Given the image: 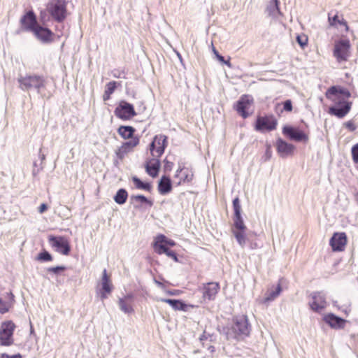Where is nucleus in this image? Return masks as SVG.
I'll use <instances>...</instances> for the list:
<instances>
[{"label": "nucleus", "instance_id": "1", "mask_svg": "<svg viewBox=\"0 0 358 358\" xmlns=\"http://www.w3.org/2000/svg\"><path fill=\"white\" fill-rule=\"evenodd\" d=\"M351 93L344 87L340 86H331L327 92L326 97L334 103V106H331L329 113L338 118L344 117L350 110L352 102L348 101Z\"/></svg>", "mask_w": 358, "mask_h": 358}, {"label": "nucleus", "instance_id": "2", "mask_svg": "<svg viewBox=\"0 0 358 358\" xmlns=\"http://www.w3.org/2000/svg\"><path fill=\"white\" fill-rule=\"evenodd\" d=\"M250 324L246 315H238L233 318V324L230 328H224L223 332L227 340L241 339L250 334Z\"/></svg>", "mask_w": 358, "mask_h": 358}, {"label": "nucleus", "instance_id": "3", "mask_svg": "<svg viewBox=\"0 0 358 358\" xmlns=\"http://www.w3.org/2000/svg\"><path fill=\"white\" fill-rule=\"evenodd\" d=\"M20 88L23 91H29L35 90L38 94L43 97L45 96L43 94L41 90L45 87V80L43 76L32 75L27 76H20L18 78Z\"/></svg>", "mask_w": 358, "mask_h": 358}, {"label": "nucleus", "instance_id": "4", "mask_svg": "<svg viewBox=\"0 0 358 358\" xmlns=\"http://www.w3.org/2000/svg\"><path fill=\"white\" fill-rule=\"evenodd\" d=\"M66 0H51L47 5V10L54 20L63 22L67 16Z\"/></svg>", "mask_w": 358, "mask_h": 358}, {"label": "nucleus", "instance_id": "5", "mask_svg": "<svg viewBox=\"0 0 358 358\" xmlns=\"http://www.w3.org/2000/svg\"><path fill=\"white\" fill-rule=\"evenodd\" d=\"M15 325L12 321L2 323L0 327V344L9 346L13 344V334Z\"/></svg>", "mask_w": 358, "mask_h": 358}, {"label": "nucleus", "instance_id": "6", "mask_svg": "<svg viewBox=\"0 0 358 358\" xmlns=\"http://www.w3.org/2000/svg\"><path fill=\"white\" fill-rule=\"evenodd\" d=\"M167 146V137L164 135H157L150 144V150L153 157H160Z\"/></svg>", "mask_w": 358, "mask_h": 358}, {"label": "nucleus", "instance_id": "7", "mask_svg": "<svg viewBox=\"0 0 358 358\" xmlns=\"http://www.w3.org/2000/svg\"><path fill=\"white\" fill-rule=\"evenodd\" d=\"M115 115L121 120H127L136 115L134 106L121 101L115 109Z\"/></svg>", "mask_w": 358, "mask_h": 358}, {"label": "nucleus", "instance_id": "8", "mask_svg": "<svg viewBox=\"0 0 358 358\" xmlns=\"http://www.w3.org/2000/svg\"><path fill=\"white\" fill-rule=\"evenodd\" d=\"M350 48L349 40H341L335 44L334 56L339 62L347 61L350 57Z\"/></svg>", "mask_w": 358, "mask_h": 358}, {"label": "nucleus", "instance_id": "9", "mask_svg": "<svg viewBox=\"0 0 358 358\" xmlns=\"http://www.w3.org/2000/svg\"><path fill=\"white\" fill-rule=\"evenodd\" d=\"M49 242L51 245L55 248L56 251L64 255H68L71 251V247L68 240L64 236H50Z\"/></svg>", "mask_w": 358, "mask_h": 358}, {"label": "nucleus", "instance_id": "10", "mask_svg": "<svg viewBox=\"0 0 358 358\" xmlns=\"http://www.w3.org/2000/svg\"><path fill=\"white\" fill-rule=\"evenodd\" d=\"M282 134L290 140L296 142H306L308 136L303 131L289 125H285L282 127Z\"/></svg>", "mask_w": 358, "mask_h": 358}, {"label": "nucleus", "instance_id": "11", "mask_svg": "<svg viewBox=\"0 0 358 358\" xmlns=\"http://www.w3.org/2000/svg\"><path fill=\"white\" fill-rule=\"evenodd\" d=\"M277 120L273 117H258L256 120L255 129L259 131H273L277 126Z\"/></svg>", "mask_w": 358, "mask_h": 358}, {"label": "nucleus", "instance_id": "12", "mask_svg": "<svg viewBox=\"0 0 358 358\" xmlns=\"http://www.w3.org/2000/svg\"><path fill=\"white\" fill-rule=\"evenodd\" d=\"M312 301L309 302L311 310L315 312L320 313L323 310L327 305L326 298L322 292H315L311 294Z\"/></svg>", "mask_w": 358, "mask_h": 358}, {"label": "nucleus", "instance_id": "13", "mask_svg": "<svg viewBox=\"0 0 358 358\" xmlns=\"http://www.w3.org/2000/svg\"><path fill=\"white\" fill-rule=\"evenodd\" d=\"M220 289V285L217 282H208L203 284L200 289L202 293V298L204 301H213Z\"/></svg>", "mask_w": 358, "mask_h": 358}, {"label": "nucleus", "instance_id": "14", "mask_svg": "<svg viewBox=\"0 0 358 358\" xmlns=\"http://www.w3.org/2000/svg\"><path fill=\"white\" fill-rule=\"evenodd\" d=\"M20 23L24 30L31 32L38 26L33 10L27 12L20 19Z\"/></svg>", "mask_w": 358, "mask_h": 358}, {"label": "nucleus", "instance_id": "15", "mask_svg": "<svg viewBox=\"0 0 358 358\" xmlns=\"http://www.w3.org/2000/svg\"><path fill=\"white\" fill-rule=\"evenodd\" d=\"M347 243L345 233H334L329 241V244L334 251H343Z\"/></svg>", "mask_w": 358, "mask_h": 358}, {"label": "nucleus", "instance_id": "16", "mask_svg": "<svg viewBox=\"0 0 358 358\" xmlns=\"http://www.w3.org/2000/svg\"><path fill=\"white\" fill-rule=\"evenodd\" d=\"M32 32L43 43H50L53 41L52 36L54 34L46 27L38 25Z\"/></svg>", "mask_w": 358, "mask_h": 358}, {"label": "nucleus", "instance_id": "17", "mask_svg": "<svg viewBox=\"0 0 358 358\" xmlns=\"http://www.w3.org/2000/svg\"><path fill=\"white\" fill-rule=\"evenodd\" d=\"M252 101L250 96L244 95L236 102V110L243 118L249 116L247 110L249 108Z\"/></svg>", "mask_w": 358, "mask_h": 358}, {"label": "nucleus", "instance_id": "18", "mask_svg": "<svg viewBox=\"0 0 358 358\" xmlns=\"http://www.w3.org/2000/svg\"><path fill=\"white\" fill-rule=\"evenodd\" d=\"M295 147L279 138L276 141V149L281 157H286L292 154Z\"/></svg>", "mask_w": 358, "mask_h": 358}, {"label": "nucleus", "instance_id": "19", "mask_svg": "<svg viewBox=\"0 0 358 358\" xmlns=\"http://www.w3.org/2000/svg\"><path fill=\"white\" fill-rule=\"evenodd\" d=\"M324 322L334 329H343L346 320L336 316L333 313H329L324 317Z\"/></svg>", "mask_w": 358, "mask_h": 358}, {"label": "nucleus", "instance_id": "20", "mask_svg": "<svg viewBox=\"0 0 358 358\" xmlns=\"http://www.w3.org/2000/svg\"><path fill=\"white\" fill-rule=\"evenodd\" d=\"M159 157H153L145 164L146 172L152 178H155L159 173L160 168V161Z\"/></svg>", "mask_w": 358, "mask_h": 358}, {"label": "nucleus", "instance_id": "21", "mask_svg": "<svg viewBox=\"0 0 358 358\" xmlns=\"http://www.w3.org/2000/svg\"><path fill=\"white\" fill-rule=\"evenodd\" d=\"M14 301V295L12 292H6L3 294V299L0 298V313H7Z\"/></svg>", "mask_w": 358, "mask_h": 358}, {"label": "nucleus", "instance_id": "22", "mask_svg": "<svg viewBox=\"0 0 358 358\" xmlns=\"http://www.w3.org/2000/svg\"><path fill=\"white\" fill-rule=\"evenodd\" d=\"M172 189V183L169 177L163 176L158 183V191L165 195L169 193Z\"/></svg>", "mask_w": 358, "mask_h": 358}, {"label": "nucleus", "instance_id": "23", "mask_svg": "<svg viewBox=\"0 0 358 358\" xmlns=\"http://www.w3.org/2000/svg\"><path fill=\"white\" fill-rule=\"evenodd\" d=\"M279 5V0H271L266 6V12L268 13L269 16L277 18L279 15H282Z\"/></svg>", "mask_w": 358, "mask_h": 358}, {"label": "nucleus", "instance_id": "24", "mask_svg": "<svg viewBox=\"0 0 358 358\" xmlns=\"http://www.w3.org/2000/svg\"><path fill=\"white\" fill-rule=\"evenodd\" d=\"M176 245L174 241L169 239L163 234L158 235L153 243L154 248H160V245L168 248L169 246L173 247Z\"/></svg>", "mask_w": 358, "mask_h": 358}, {"label": "nucleus", "instance_id": "25", "mask_svg": "<svg viewBox=\"0 0 358 358\" xmlns=\"http://www.w3.org/2000/svg\"><path fill=\"white\" fill-rule=\"evenodd\" d=\"M130 203L134 205V208H138V203H144L150 207L152 206L153 202L148 199L146 196L141 194H131L129 197Z\"/></svg>", "mask_w": 358, "mask_h": 358}, {"label": "nucleus", "instance_id": "26", "mask_svg": "<svg viewBox=\"0 0 358 358\" xmlns=\"http://www.w3.org/2000/svg\"><path fill=\"white\" fill-rule=\"evenodd\" d=\"M158 301L169 304L176 310H187V305L179 299H159Z\"/></svg>", "mask_w": 358, "mask_h": 358}, {"label": "nucleus", "instance_id": "27", "mask_svg": "<svg viewBox=\"0 0 358 358\" xmlns=\"http://www.w3.org/2000/svg\"><path fill=\"white\" fill-rule=\"evenodd\" d=\"M117 132L124 139H131L134 137L135 129L131 126H120Z\"/></svg>", "mask_w": 358, "mask_h": 358}, {"label": "nucleus", "instance_id": "28", "mask_svg": "<svg viewBox=\"0 0 358 358\" xmlns=\"http://www.w3.org/2000/svg\"><path fill=\"white\" fill-rule=\"evenodd\" d=\"M181 176V180L184 182H189L193 178V173L187 168H181L177 170L176 177Z\"/></svg>", "mask_w": 358, "mask_h": 358}, {"label": "nucleus", "instance_id": "29", "mask_svg": "<svg viewBox=\"0 0 358 358\" xmlns=\"http://www.w3.org/2000/svg\"><path fill=\"white\" fill-rule=\"evenodd\" d=\"M128 198V193L124 188L119 189L115 194L113 199L115 203L119 205L125 203Z\"/></svg>", "mask_w": 358, "mask_h": 358}, {"label": "nucleus", "instance_id": "30", "mask_svg": "<svg viewBox=\"0 0 358 358\" xmlns=\"http://www.w3.org/2000/svg\"><path fill=\"white\" fill-rule=\"evenodd\" d=\"M101 289L106 293H110L112 291V285L110 278L107 274L106 269L103 271L101 278Z\"/></svg>", "mask_w": 358, "mask_h": 358}, {"label": "nucleus", "instance_id": "31", "mask_svg": "<svg viewBox=\"0 0 358 358\" xmlns=\"http://www.w3.org/2000/svg\"><path fill=\"white\" fill-rule=\"evenodd\" d=\"M132 181L134 183L136 188L138 189H143L148 192H150L152 189V185L150 183L143 182L137 176H133Z\"/></svg>", "mask_w": 358, "mask_h": 358}, {"label": "nucleus", "instance_id": "32", "mask_svg": "<svg viewBox=\"0 0 358 358\" xmlns=\"http://www.w3.org/2000/svg\"><path fill=\"white\" fill-rule=\"evenodd\" d=\"M117 87V83L115 81H111L106 84L103 99L104 101L108 100L110 98V95L115 92Z\"/></svg>", "mask_w": 358, "mask_h": 358}, {"label": "nucleus", "instance_id": "33", "mask_svg": "<svg viewBox=\"0 0 358 358\" xmlns=\"http://www.w3.org/2000/svg\"><path fill=\"white\" fill-rule=\"evenodd\" d=\"M281 291V285L278 284L275 288V289H271L268 291L266 296L264 299V301L268 302L274 300L276 297L279 296Z\"/></svg>", "mask_w": 358, "mask_h": 358}, {"label": "nucleus", "instance_id": "34", "mask_svg": "<svg viewBox=\"0 0 358 358\" xmlns=\"http://www.w3.org/2000/svg\"><path fill=\"white\" fill-rule=\"evenodd\" d=\"M154 249H155V251L157 254L162 255V254L164 253L168 257L172 258L175 262H178V257H177V255L176 254V252H173V250H169L168 248L163 247L162 245H160V248H154Z\"/></svg>", "mask_w": 358, "mask_h": 358}, {"label": "nucleus", "instance_id": "35", "mask_svg": "<svg viewBox=\"0 0 358 358\" xmlns=\"http://www.w3.org/2000/svg\"><path fill=\"white\" fill-rule=\"evenodd\" d=\"M234 226L237 230L240 231H245L246 229L241 214L234 215Z\"/></svg>", "mask_w": 358, "mask_h": 358}, {"label": "nucleus", "instance_id": "36", "mask_svg": "<svg viewBox=\"0 0 358 358\" xmlns=\"http://www.w3.org/2000/svg\"><path fill=\"white\" fill-rule=\"evenodd\" d=\"M120 309L124 313H131L134 309L130 303H127L124 299L120 298L118 301Z\"/></svg>", "mask_w": 358, "mask_h": 358}, {"label": "nucleus", "instance_id": "37", "mask_svg": "<svg viewBox=\"0 0 358 358\" xmlns=\"http://www.w3.org/2000/svg\"><path fill=\"white\" fill-rule=\"evenodd\" d=\"M139 143V138L138 136H134L131 139L128 141L124 142L122 145L125 148L126 150L128 152L133 150L134 148L138 145Z\"/></svg>", "mask_w": 358, "mask_h": 358}, {"label": "nucleus", "instance_id": "38", "mask_svg": "<svg viewBox=\"0 0 358 358\" xmlns=\"http://www.w3.org/2000/svg\"><path fill=\"white\" fill-rule=\"evenodd\" d=\"M36 260L43 262H51L52 260V256L49 252L43 250L38 255Z\"/></svg>", "mask_w": 358, "mask_h": 358}, {"label": "nucleus", "instance_id": "39", "mask_svg": "<svg viewBox=\"0 0 358 358\" xmlns=\"http://www.w3.org/2000/svg\"><path fill=\"white\" fill-rule=\"evenodd\" d=\"M245 231L238 230L237 231H234V236L238 243V244L243 247L245 244Z\"/></svg>", "mask_w": 358, "mask_h": 358}, {"label": "nucleus", "instance_id": "40", "mask_svg": "<svg viewBox=\"0 0 358 358\" xmlns=\"http://www.w3.org/2000/svg\"><path fill=\"white\" fill-rule=\"evenodd\" d=\"M233 208L234 211V215L241 214V206L240 204V200L238 197H236L233 200Z\"/></svg>", "mask_w": 358, "mask_h": 358}, {"label": "nucleus", "instance_id": "41", "mask_svg": "<svg viewBox=\"0 0 358 358\" xmlns=\"http://www.w3.org/2000/svg\"><path fill=\"white\" fill-rule=\"evenodd\" d=\"M296 41L299 44V45L303 48L307 45L308 43V37L306 35H298L296 36Z\"/></svg>", "mask_w": 358, "mask_h": 358}, {"label": "nucleus", "instance_id": "42", "mask_svg": "<svg viewBox=\"0 0 358 358\" xmlns=\"http://www.w3.org/2000/svg\"><path fill=\"white\" fill-rule=\"evenodd\" d=\"M66 268L64 266H57L48 268L47 271L57 275L59 272L65 271Z\"/></svg>", "mask_w": 358, "mask_h": 358}, {"label": "nucleus", "instance_id": "43", "mask_svg": "<svg viewBox=\"0 0 358 358\" xmlns=\"http://www.w3.org/2000/svg\"><path fill=\"white\" fill-rule=\"evenodd\" d=\"M127 153V150H126L123 145H121L115 152L117 158L120 159H122Z\"/></svg>", "mask_w": 358, "mask_h": 358}, {"label": "nucleus", "instance_id": "44", "mask_svg": "<svg viewBox=\"0 0 358 358\" xmlns=\"http://www.w3.org/2000/svg\"><path fill=\"white\" fill-rule=\"evenodd\" d=\"M351 152L354 162L358 163V143L352 146Z\"/></svg>", "mask_w": 358, "mask_h": 358}, {"label": "nucleus", "instance_id": "45", "mask_svg": "<svg viewBox=\"0 0 358 358\" xmlns=\"http://www.w3.org/2000/svg\"><path fill=\"white\" fill-rule=\"evenodd\" d=\"M283 110L287 112L292 110V103L291 100L288 99L283 103Z\"/></svg>", "mask_w": 358, "mask_h": 358}, {"label": "nucleus", "instance_id": "46", "mask_svg": "<svg viewBox=\"0 0 358 358\" xmlns=\"http://www.w3.org/2000/svg\"><path fill=\"white\" fill-rule=\"evenodd\" d=\"M113 75L115 78H124V79L126 78L125 73L123 71H120L115 70L113 72Z\"/></svg>", "mask_w": 358, "mask_h": 358}, {"label": "nucleus", "instance_id": "47", "mask_svg": "<svg viewBox=\"0 0 358 358\" xmlns=\"http://www.w3.org/2000/svg\"><path fill=\"white\" fill-rule=\"evenodd\" d=\"M338 20H339V19H338V15L337 14L335 15L332 17L329 16V22L330 25H331V26L336 25V24L338 23Z\"/></svg>", "mask_w": 358, "mask_h": 358}, {"label": "nucleus", "instance_id": "48", "mask_svg": "<svg viewBox=\"0 0 358 358\" xmlns=\"http://www.w3.org/2000/svg\"><path fill=\"white\" fill-rule=\"evenodd\" d=\"M1 358H22V356L20 354L10 356L6 353H3L1 355Z\"/></svg>", "mask_w": 358, "mask_h": 358}, {"label": "nucleus", "instance_id": "49", "mask_svg": "<svg viewBox=\"0 0 358 358\" xmlns=\"http://www.w3.org/2000/svg\"><path fill=\"white\" fill-rule=\"evenodd\" d=\"M345 127L349 129L350 131H353L356 129V127L355 126V124H353V122H352L351 121H348L345 123Z\"/></svg>", "mask_w": 358, "mask_h": 358}, {"label": "nucleus", "instance_id": "50", "mask_svg": "<svg viewBox=\"0 0 358 358\" xmlns=\"http://www.w3.org/2000/svg\"><path fill=\"white\" fill-rule=\"evenodd\" d=\"M338 23L341 25H343L345 28V30L348 31L349 29V27L348 25V23L344 18H342L341 20H338Z\"/></svg>", "mask_w": 358, "mask_h": 358}, {"label": "nucleus", "instance_id": "51", "mask_svg": "<svg viewBox=\"0 0 358 358\" xmlns=\"http://www.w3.org/2000/svg\"><path fill=\"white\" fill-rule=\"evenodd\" d=\"M47 205L45 203H42L38 208V211L40 213H43L47 210Z\"/></svg>", "mask_w": 358, "mask_h": 358}, {"label": "nucleus", "instance_id": "52", "mask_svg": "<svg viewBox=\"0 0 358 358\" xmlns=\"http://www.w3.org/2000/svg\"><path fill=\"white\" fill-rule=\"evenodd\" d=\"M34 169H33V171H32V174H33L34 176H36V175L38 173V172H39V170H38V169H35V167H36V166H37V163H36V162H34Z\"/></svg>", "mask_w": 358, "mask_h": 358}, {"label": "nucleus", "instance_id": "53", "mask_svg": "<svg viewBox=\"0 0 358 358\" xmlns=\"http://www.w3.org/2000/svg\"><path fill=\"white\" fill-rule=\"evenodd\" d=\"M108 294V293H106V292H105L104 291H103V290L101 289V296H101V300H103V299H106V298H107V294Z\"/></svg>", "mask_w": 358, "mask_h": 358}, {"label": "nucleus", "instance_id": "54", "mask_svg": "<svg viewBox=\"0 0 358 358\" xmlns=\"http://www.w3.org/2000/svg\"><path fill=\"white\" fill-rule=\"evenodd\" d=\"M222 64H226L227 66H229V68H231L232 67V65L230 62V57H229V59L227 60H225L224 59V62H223Z\"/></svg>", "mask_w": 358, "mask_h": 358}, {"label": "nucleus", "instance_id": "55", "mask_svg": "<svg viewBox=\"0 0 358 358\" xmlns=\"http://www.w3.org/2000/svg\"><path fill=\"white\" fill-rule=\"evenodd\" d=\"M219 62L221 63H223L224 62V57L222 56L221 55H217V57H216Z\"/></svg>", "mask_w": 358, "mask_h": 358}, {"label": "nucleus", "instance_id": "56", "mask_svg": "<svg viewBox=\"0 0 358 358\" xmlns=\"http://www.w3.org/2000/svg\"><path fill=\"white\" fill-rule=\"evenodd\" d=\"M41 152H42V150H41V149L39 150L38 155H39V157H40V158H41V161L43 162V160H45V156L43 154H42V153H41Z\"/></svg>", "mask_w": 358, "mask_h": 358}, {"label": "nucleus", "instance_id": "57", "mask_svg": "<svg viewBox=\"0 0 358 358\" xmlns=\"http://www.w3.org/2000/svg\"><path fill=\"white\" fill-rule=\"evenodd\" d=\"M154 281H155V283L158 287H162V288H163V287H164V284H163L162 282H159V281H158V280H155Z\"/></svg>", "mask_w": 358, "mask_h": 358}, {"label": "nucleus", "instance_id": "58", "mask_svg": "<svg viewBox=\"0 0 358 358\" xmlns=\"http://www.w3.org/2000/svg\"><path fill=\"white\" fill-rule=\"evenodd\" d=\"M208 350L210 351V353H213L215 352V347L213 345H210L208 348Z\"/></svg>", "mask_w": 358, "mask_h": 358}, {"label": "nucleus", "instance_id": "59", "mask_svg": "<svg viewBox=\"0 0 358 358\" xmlns=\"http://www.w3.org/2000/svg\"><path fill=\"white\" fill-rule=\"evenodd\" d=\"M206 339H207V336L206 335V332L204 331L203 334L201 336L200 340L202 341H204Z\"/></svg>", "mask_w": 358, "mask_h": 358}, {"label": "nucleus", "instance_id": "60", "mask_svg": "<svg viewBox=\"0 0 358 358\" xmlns=\"http://www.w3.org/2000/svg\"><path fill=\"white\" fill-rule=\"evenodd\" d=\"M133 298V296L132 294H127L124 296V299L125 301H127V299H131Z\"/></svg>", "mask_w": 358, "mask_h": 358}, {"label": "nucleus", "instance_id": "61", "mask_svg": "<svg viewBox=\"0 0 358 358\" xmlns=\"http://www.w3.org/2000/svg\"><path fill=\"white\" fill-rule=\"evenodd\" d=\"M213 52L215 54V55L216 56V57H217V55H220L219 52H217V50L214 47L213 48Z\"/></svg>", "mask_w": 358, "mask_h": 358}, {"label": "nucleus", "instance_id": "62", "mask_svg": "<svg viewBox=\"0 0 358 358\" xmlns=\"http://www.w3.org/2000/svg\"><path fill=\"white\" fill-rule=\"evenodd\" d=\"M257 247V244H254L253 245L251 246V248L253 249V248H256Z\"/></svg>", "mask_w": 358, "mask_h": 358}, {"label": "nucleus", "instance_id": "63", "mask_svg": "<svg viewBox=\"0 0 358 358\" xmlns=\"http://www.w3.org/2000/svg\"><path fill=\"white\" fill-rule=\"evenodd\" d=\"M168 293L170 294V295H173L174 293L171 291H169Z\"/></svg>", "mask_w": 358, "mask_h": 358}, {"label": "nucleus", "instance_id": "64", "mask_svg": "<svg viewBox=\"0 0 358 358\" xmlns=\"http://www.w3.org/2000/svg\"><path fill=\"white\" fill-rule=\"evenodd\" d=\"M30 331H31V334H32V333L34 332V329H33L32 326H31V330H30Z\"/></svg>", "mask_w": 358, "mask_h": 358}]
</instances>
